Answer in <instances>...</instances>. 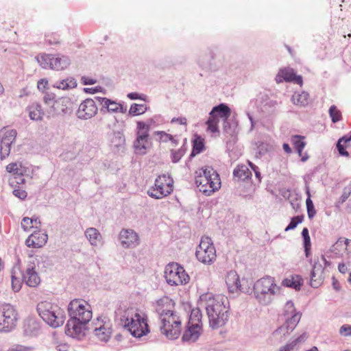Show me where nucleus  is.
<instances>
[{
  "instance_id": "nucleus-1",
  "label": "nucleus",
  "mask_w": 351,
  "mask_h": 351,
  "mask_svg": "<svg viewBox=\"0 0 351 351\" xmlns=\"http://www.w3.org/2000/svg\"><path fill=\"white\" fill-rule=\"evenodd\" d=\"M199 303L204 306L209 320L210 326L218 328L226 323L228 318L229 306L226 298L221 295H214L205 293L200 295Z\"/></svg>"
},
{
  "instance_id": "nucleus-2",
  "label": "nucleus",
  "mask_w": 351,
  "mask_h": 351,
  "mask_svg": "<svg viewBox=\"0 0 351 351\" xmlns=\"http://www.w3.org/2000/svg\"><path fill=\"white\" fill-rule=\"evenodd\" d=\"M157 311L161 321V332L169 339H178L182 330V321L174 311L173 301L167 297L160 299L157 304Z\"/></svg>"
},
{
  "instance_id": "nucleus-3",
  "label": "nucleus",
  "mask_w": 351,
  "mask_h": 351,
  "mask_svg": "<svg viewBox=\"0 0 351 351\" xmlns=\"http://www.w3.org/2000/svg\"><path fill=\"white\" fill-rule=\"evenodd\" d=\"M124 327L135 337H141L149 332L145 314L134 308H128L121 315Z\"/></svg>"
},
{
  "instance_id": "nucleus-4",
  "label": "nucleus",
  "mask_w": 351,
  "mask_h": 351,
  "mask_svg": "<svg viewBox=\"0 0 351 351\" xmlns=\"http://www.w3.org/2000/svg\"><path fill=\"white\" fill-rule=\"evenodd\" d=\"M281 291V287L277 285L275 278L266 276L254 282L252 293L259 304L268 305L275 297L280 295Z\"/></svg>"
},
{
  "instance_id": "nucleus-5",
  "label": "nucleus",
  "mask_w": 351,
  "mask_h": 351,
  "mask_svg": "<svg viewBox=\"0 0 351 351\" xmlns=\"http://www.w3.org/2000/svg\"><path fill=\"white\" fill-rule=\"evenodd\" d=\"M195 181L199 191L206 195H210L221 188L219 176L211 167H204L197 170Z\"/></svg>"
},
{
  "instance_id": "nucleus-6",
  "label": "nucleus",
  "mask_w": 351,
  "mask_h": 351,
  "mask_svg": "<svg viewBox=\"0 0 351 351\" xmlns=\"http://www.w3.org/2000/svg\"><path fill=\"white\" fill-rule=\"evenodd\" d=\"M37 311L43 320L53 328L63 325L66 319L64 309L58 304L47 301L39 302L37 305Z\"/></svg>"
},
{
  "instance_id": "nucleus-7",
  "label": "nucleus",
  "mask_w": 351,
  "mask_h": 351,
  "mask_svg": "<svg viewBox=\"0 0 351 351\" xmlns=\"http://www.w3.org/2000/svg\"><path fill=\"white\" fill-rule=\"evenodd\" d=\"M285 323L278 327L273 333L274 336L282 339L289 335L299 323L301 315L295 311L294 304L292 302H287L284 310Z\"/></svg>"
},
{
  "instance_id": "nucleus-8",
  "label": "nucleus",
  "mask_w": 351,
  "mask_h": 351,
  "mask_svg": "<svg viewBox=\"0 0 351 351\" xmlns=\"http://www.w3.org/2000/svg\"><path fill=\"white\" fill-rule=\"evenodd\" d=\"M70 319L88 323L93 317L92 308L84 300L75 299L68 306Z\"/></svg>"
},
{
  "instance_id": "nucleus-9",
  "label": "nucleus",
  "mask_w": 351,
  "mask_h": 351,
  "mask_svg": "<svg viewBox=\"0 0 351 351\" xmlns=\"http://www.w3.org/2000/svg\"><path fill=\"white\" fill-rule=\"evenodd\" d=\"M202 332V313L199 308L191 311L186 329L182 340L187 342L195 341Z\"/></svg>"
},
{
  "instance_id": "nucleus-10",
  "label": "nucleus",
  "mask_w": 351,
  "mask_h": 351,
  "mask_svg": "<svg viewBox=\"0 0 351 351\" xmlns=\"http://www.w3.org/2000/svg\"><path fill=\"white\" fill-rule=\"evenodd\" d=\"M197 259L205 265H212L217 259V252L212 239L202 237L195 252Z\"/></svg>"
},
{
  "instance_id": "nucleus-11",
  "label": "nucleus",
  "mask_w": 351,
  "mask_h": 351,
  "mask_svg": "<svg viewBox=\"0 0 351 351\" xmlns=\"http://www.w3.org/2000/svg\"><path fill=\"white\" fill-rule=\"evenodd\" d=\"M5 171L11 176L9 178V184L12 187L24 184L25 182L24 176L29 173V167L27 163L23 161L16 160L10 162L5 166Z\"/></svg>"
},
{
  "instance_id": "nucleus-12",
  "label": "nucleus",
  "mask_w": 351,
  "mask_h": 351,
  "mask_svg": "<svg viewBox=\"0 0 351 351\" xmlns=\"http://www.w3.org/2000/svg\"><path fill=\"white\" fill-rule=\"evenodd\" d=\"M165 278L171 286L186 285L190 280L184 267L177 263H170L165 267Z\"/></svg>"
},
{
  "instance_id": "nucleus-13",
  "label": "nucleus",
  "mask_w": 351,
  "mask_h": 351,
  "mask_svg": "<svg viewBox=\"0 0 351 351\" xmlns=\"http://www.w3.org/2000/svg\"><path fill=\"white\" fill-rule=\"evenodd\" d=\"M36 59L43 68L56 71L64 70L70 64V60L66 56L40 54Z\"/></svg>"
},
{
  "instance_id": "nucleus-14",
  "label": "nucleus",
  "mask_w": 351,
  "mask_h": 351,
  "mask_svg": "<svg viewBox=\"0 0 351 351\" xmlns=\"http://www.w3.org/2000/svg\"><path fill=\"white\" fill-rule=\"evenodd\" d=\"M173 181L170 176H160L156 178L154 186L148 191V194L156 199L166 197L173 191Z\"/></svg>"
},
{
  "instance_id": "nucleus-15",
  "label": "nucleus",
  "mask_w": 351,
  "mask_h": 351,
  "mask_svg": "<svg viewBox=\"0 0 351 351\" xmlns=\"http://www.w3.org/2000/svg\"><path fill=\"white\" fill-rule=\"evenodd\" d=\"M230 115V108L225 104H221L213 108L206 121L207 131L211 133L219 132L218 123L219 119L227 120Z\"/></svg>"
},
{
  "instance_id": "nucleus-16",
  "label": "nucleus",
  "mask_w": 351,
  "mask_h": 351,
  "mask_svg": "<svg viewBox=\"0 0 351 351\" xmlns=\"http://www.w3.org/2000/svg\"><path fill=\"white\" fill-rule=\"evenodd\" d=\"M17 319V312L12 305L6 304L2 306L0 318V330L5 332L10 331L15 327Z\"/></svg>"
},
{
  "instance_id": "nucleus-17",
  "label": "nucleus",
  "mask_w": 351,
  "mask_h": 351,
  "mask_svg": "<svg viewBox=\"0 0 351 351\" xmlns=\"http://www.w3.org/2000/svg\"><path fill=\"white\" fill-rule=\"evenodd\" d=\"M17 132L16 130L3 128L0 130V156L3 160L10 153L11 145L15 141Z\"/></svg>"
},
{
  "instance_id": "nucleus-18",
  "label": "nucleus",
  "mask_w": 351,
  "mask_h": 351,
  "mask_svg": "<svg viewBox=\"0 0 351 351\" xmlns=\"http://www.w3.org/2000/svg\"><path fill=\"white\" fill-rule=\"evenodd\" d=\"M93 333L99 341L106 342L112 334V324L106 317H99L93 322Z\"/></svg>"
},
{
  "instance_id": "nucleus-19",
  "label": "nucleus",
  "mask_w": 351,
  "mask_h": 351,
  "mask_svg": "<svg viewBox=\"0 0 351 351\" xmlns=\"http://www.w3.org/2000/svg\"><path fill=\"white\" fill-rule=\"evenodd\" d=\"M225 283L228 293L239 294L241 292H248L249 288L244 287L241 284L239 276L234 270L228 271L224 278Z\"/></svg>"
},
{
  "instance_id": "nucleus-20",
  "label": "nucleus",
  "mask_w": 351,
  "mask_h": 351,
  "mask_svg": "<svg viewBox=\"0 0 351 351\" xmlns=\"http://www.w3.org/2000/svg\"><path fill=\"white\" fill-rule=\"evenodd\" d=\"M87 324L86 322L69 319L66 325L65 332L72 338L82 339L86 334Z\"/></svg>"
},
{
  "instance_id": "nucleus-21",
  "label": "nucleus",
  "mask_w": 351,
  "mask_h": 351,
  "mask_svg": "<svg viewBox=\"0 0 351 351\" xmlns=\"http://www.w3.org/2000/svg\"><path fill=\"white\" fill-rule=\"evenodd\" d=\"M22 279L30 287H36L40 283V278L36 271V264L30 262L22 271Z\"/></svg>"
},
{
  "instance_id": "nucleus-22",
  "label": "nucleus",
  "mask_w": 351,
  "mask_h": 351,
  "mask_svg": "<svg viewBox=\"0 0 351 351\" xmlns=\"http://www.w3.org/2000/svg\"><path fill=\"white\" fill-rule=\"evenodd\" d=\"M97 112V107L95 101L91 99H86L80 105L77 114L80 119H88L95 116Z\"/></svg>"
},
{
  "instance_id": "nucleus-23",
  "label": "nucleus",
  "mask_w": 351,
  "mask_h": 351,
  "mask_svg": "<svg viewBox=\"0 0 351 351\" xmlns=\"http://www.w3.org/2000/svg\"><path fill=\"white\" fill-rule=\"evenodd\" d=\"M119 239L123 247H134L139 244L138 234L132 230L124 229L120 232Z\"/></svg>"
},
{
  "instance_id": "nucleus-24",
  "label": "nucleus",
  "mask_w": 351,
  "mask_h": 351,
  "mask_svg": "<svg viewBox=\"0 0 351 351\" xmlns=\"http://www.w3.org/2000/svg\"><path fill=\"white\" fill-rule=\"evenodd\" d=\"M283 81L293 82L300 86L302 84V77L300 75H296L293 69L289 67L280 69L276 77V82L277 83L279 84Z\"/></svg>"
},
{
  "instance_id": "nucleus-25",
  "label": "nucleus",
  "mask_w": 351,
  "mask_h": 351,
  "mask_svg": "<svg viewBox=\"0 0 351 351\" xmlns=\"http://www.w3.org/2000/svg\"><path fill=\"white\" fill-rule=\"evenodd\" d=\"M48 236L41 231H34L25 241L27 247L39 248L45 245Z\"/></svg>"
},
{
  "instance_id": "nucleus-26",
  "label": "nucleus",
  "mask_w": 351,
  "mask_h": 351,
  "mask_svg": "<svg viewBox=\"0 0 351 351\" xmlns=\"http://www.w3.org/2000/svg\"><path fill=\"white\" fill-rule=\"evenodd\" d=\"M43 101L45 104L48 107V108L46 109L48 117L58 114L60 112V110L64 112V109L60 108L62 106V104L60 101L55 100L53 96L46 94L43 97Z\"/></svg>"
},
{
  "instance_id": "nucleus-27",
  "label": "nucleus",
  "mask_w": 351,
  "mask_h": 351,
  "mask_svg": "<svg viewBox=\"0 0 351 351\" xmlns=\"http://www.w3.org/2000/svg\"><path fill=\"white\" fill-rule=\"evenodd\" d=\"M24 335L29 337L36 336L40 332V326L34 318H28L23 323Z\"/></svg>"
},
{
  "instance_id": "nucleus-28",
  "label": "nucleus",
  "mask_w": 351,
  "mask_h": 351,
  "mask_svg": "<svg viewBox=\"0 0 351 351\" xmlns=\"http://www.w3.org/2000/svg\"><path fill=\"white\" fill-rule=\"evenodd\" d=\"M303 284V278L297 274L289 276L282 281V286L293 289L295 291L300 290Z\"/></svg>"
},
{
  "instance_id": "nucleus-29",
  "label": "nucleus",
  "mask_w": 351,
  "mask_h": 351,
  "mask_svg": "<svg viewBox=\"0 0 351 351\" xmlns=\"http://www.w3.org/2000/svg\"><path fill=\"white\" fill-rule=\"evenodd\" d=\"M84 234L91 245L98 246L102 245V237L96 228H88L86 230Z\"/></svg>"
},
{
  "instance_id": "nucleus-30",
  "label": "nucleus",
  "mask_w": 351,
  "mask_h": 351,
  "mask_svg": "<svg viewBox=\"0 0 351 351\" xmlns=\"http://www.w3.org/2000/svg\"><path fill=\"white\" fill-rule=\"evenodd\" d=\"M29 117L32 120L40 121L43 119L45 112L41 108V106L36 102L32 103L27 108Z\"/></svg>"
},
{
  "instance_id": "nucleus-31",
  "label": "nucleus",
  "mask_w": 351,
  "mask_h": 351,
  "mask_svg": "<svg viewBox=\"0 0 351 351\" xmlns=\"http://www.w3.org/2000/svg\"><path fill=\"white\" fill-rule=\"evenodd\" d=\"M291 141L294 145V148L297 150L299 156L301 157L302 161H306L308 156L306 154H302V150L306 145V143L304 141V137L296 135L293 136Z\"/></svg>"
},
{
  "instance_id": "nucleus-32",
  "label": "nucleus",
  "mask_w": 351,
  "mask_h": 351,
  "mask_svg": "<svg viewBox=\"0 0 351 351\" xmlns=\"http://www.w3.org/2000/svg\"><path fill=\"white\" fill-rule=\"evenodd\" d=\"M149 138L136 136L134 143L136 152L139 154H145L149 148Z\"/></svg>"
},
{
  "instance_id": "nucleus-33",
  "label": "nucleus",
  "mask_w": 351,
  "mask_h": 351,
  "mask_svg": "<svg viewBox=\"0 0 351 351\" xmlns=\"http://www.w3.org/2000/svg\"><path fill=\"white\" fill-rule=\"evenodd\" d=\"M40 223V221L38 217H24L21 221V227L25 231L29 232L33 228H39Z\"/></svg>"
},
{
  "instance_id": "nucleus-34",
  "label": "nucleus",
  "mask_w": 351,
  "mask_h": 351,
  "mask_svg": "<svg viewBox=\"0 0 351 351\" xmlns=\"http://www.w3.org/2000/svg\"><path fill=\"white\" fill-rule=\"evenodd\" d=\"M291 100L295 105L304 106L308 104L309 95L304 91L296 92L293 95Z\"/></svg>"
},
{
  "instance_id": "nucleus-35",
  "label": "nucleus",
  "mask_w": 351,
  "mask_h": 351,
  "mask_svg": "<svg viewBox=\"0 0 351 351\" xmlns=\"http://www.w3.org/2000/svg\"><path fill=\"white\" fill-rule=\"evenodd\" d=\"M347 239L341 237L339 238L337 242L332 245V251L335 252L337 255L340 256H346V247Z\"/></svg>"
},
{
  "instance_id": "nucleus-36",
  "label": "nucleus",
  "mask_w": 351,
  "mask_h": 351,
  "mask_svg": "<svg viewBox=\"0 0 351 351\" xmlns=\"http://www.w3.org/2000/svg\"><path fill=\"white\" fill-rule=\"evenodd\" d=\"M351 141V131L348 136H345L340 138L337 144V148L340 155L343 156H348V152L346 151L348 143Z\"/></svg>"
},
{
  "instance_id": "nucleus-37",
  "label": "nucleus",
  "mask_w": 351,
  "mask_h": 351,
  "mask_svg": "<svg viewBox=\"0 0 351 351\" xmlns=\"http://www.w3.org/2000/svg\"><path fill=\"white\" fill-rule=\"evenodd\" d=\"M154 134L157 136L158 139L161 142L167 143L168 141H171L174 145H176L178 143L177 135H172L164 131H156Z\"/></svg>"
},
{
  "instance_id": "nucleus-38",
  "label": "nucleus",
  "mask_w": 351,
  "mask_h": 351,
  "mask_svg": "<svg viewBox=\"0 0 351 351\" xmlns=\"http://www.w3.org/2000/svg\"><path fill=\"white\" fill-rule=\"evenodd\" d=\"M19 267H14L12 271V287L14 292H18L22 286L23 279L22 276H17V271H19Z\"/></svg>"
},
{
  "instance_id": "nucleus-39",
  "label": "nucleus",
  "mask_w": 351,
  "mask_h": 351,
  "mask_svg": "<svg viewBox=\"0 0 351 351\" xmlns=\"http://www.w3.org/2000/svg\"><path fill=\"white\" fill-rule=\"evenodd\" d=\"M252 175L251 171L245 165H238L234 170V176L241 180H245Z\"/></svg>"
},
{
  "instance_id": "nucleus-40",
  "label": "nucleus",
  "mask_w": 351,
  "mask_h": 351,
  "mask_svg": "<svg viewBox=\"0 0 351 351\" xmlns=\"http://www.w3.org/2000/svg\"><path fill=\"white\" fill-rule=\"evenodd\" d=\"M150 130L151 129L147 125H145V123H144V121H138L136 122V136L149 138V132Z\"/></svg>"
},
{
  "instance_id": "nucleus-41",
  "label": "nucleus",
  "mask_w": 351,
  "mask_h": 351,
  "mask_svg": "<svg viewBox=\"0 0 351 351\" xmlns=\"http://www.w3.org/2000/svg\"><path fill=\"white\" fill-rule=\"evenodd\" d=\"M98 99L104 107L107 108L108 111L117 112L121 108L120 104L107 98L98 97Z\"/></svg>"
},
{
  "instance_id": "nucleus-42",
  "label": "nucleus",
  "mask_w": 351,
  "mask_h": 351,
  "mask_svg": "<svg viewBox=\"0 0 351 351\" xmlns=\"http://www.w3.org/2000/svg\"><path fill=\"white\" fill-rule=\"evenodd\" d=\"M147 108L145 104H134L130 106L129 113L132 116L143 114L147 110Z\"/></svg>"
},
{
  "instance_id": "nucleus-43",
  "label": "nucleus",
  "mask_w": 351,
  "mask_h": 351,
  "mask_svg": "<svg viewBox=\"0 0 351 351\" xmlns=\"http://www.w3.org/2000/svg\"><path fill=\"white\" fill-rule=\"evenodd\" d=\"M163 122V119L160 115L156 114L153 117L147 119L144 121V123L147 125L150 129L155 128Z\"/></svg>"
},
{
  "instance_id": "nucleus-44",
  "label": "nucleus",
  "mask_w": 351,
  "mask_h": 351,
  "mask_svg": "<svg viewBox=\"0 0 351 351\" xmlns=\"http://www.w3.org/2000/svg\"><path fill=\"white\" fill-rule=\"evenodd\" d=\"M308 198L306 199V208H307V213L308 216L310 219H312L314 217V216L316 214V210L315 209L313 201L311 199V195L309 191L306 192Z\"/></svg>"
},
{
  "instance_id": "nucleus-45",
  "label": "nucleus",
  "mask_w": 351,
  "mask_h": 351,
  "mask_svg": "<svg viewBox=\"0 0 351 351\" xmlns=\"http://www.w3.org/2000/svg\"><path fill=\"white\" fill-rule=\"evenodd\" d=\"M36 348L32 346H25L22 344H13L6 351H35Z\"/></svg>"
},
{
  "instance_id": "nucleus-46",
  "label": "nucleus",
  "mask_w": 351,
  "mask_h": 351,
  "mask_svg": "<svg viewBox=\"0 0 351 351\" xmlns=\"http://www.w3.org/2000/svg\"><path fill=\"white\" fill-rule=\"evenodd\" d=\"M329 114L333 123L339 121L341 118V112L335 106H332L329 109Z\"/></svg>"
},
{
  "instance_id": "nucleus-47",
  "label": "nucleus",
  "mask_w": 351,
  "mask_h": 351,
  "mask_svg": "<svg viewBox=\"0 0 351 351\" xmlns=\"http://www.w3.org/2000/svg\"><path fill=\"white\" fill-rule=\"evenodd\" d=\"M204 139L201 137H197L194 141L193 152L199 154L204 149Z\"/></svg>"
},
{
  "instance_id": "nucleus-48",
  "label": "nucleus",
  "mask_w": 351,
  "mask_h": 351,
  "mask_svg": "<svg viewBox=\"0 0 351 351\" xmlns=\"http://www.w3.org/2000/svg\"><path fill=\"white\" fill-rule=\"evenodd\" d=\"M185 150L182 148L177 150H171V158L173 162H178L184 156Z\"/></svg>"
},
{
  "instance_id": "nucleus-49",
  "label": "nucleus",
  "mask_w": 351,
  "mask_h": 351,
  "mask_svg": "<svg viewBox=\"0 0 351 351\" xmlns=\"http://www.w3.org/2000/svg\"><path fill=\"white\" fill-rule=\"evenodd\" d=\"M302 235L304 239V248L305 251L307 253L308 250L310 249L311 247V239L308 234V230L306 228H303L302 232Z\"/></svg>"
},
{
  "instance_id": "nucleus-50",
  "label": "nucleus",
  "mask_w": 351,
  "mask_h": 351,
  "mask_svg": "<svg viewBox=\"0 0 351 351\" xmlns=\"http://www.w3.org/2000/svg\"><path fill=\"white\" fill-rule=\"evenodd\" d=\"M303 220L302 216H296L291 219L290 223L288 225V226L285 228V231H289L290 230H293L296 226L300 223Z\"/></svg>"
},
{
  "instance_id": "nucleus-51",
  "label": "nucleus",
  "mask_w": 351,
  "mask_h": 351,
  "mask_svg": "<svg viewBox=\"0 0 351 351\" xmlns=\"http://www.w3.org/2000/svg\"><path fill=\"white\" fill-rule=\"evenodd\" d=\"M45 40L51 44H58L60 43V36L56 34H48L45 36Z\"/></svg>"
},
{
  "instance_id": "nucleus-52",
  "label": "nucleus",
  "mask_w": 351,
  "mask_h": 351,
  "mask_svg": "<svg viewBox=\"0 0 351 351\" xmlns=\"http://www.w3.org/2000/svg\"><path fill=\"white\" fill-rule=\"evenodd\" d=\"M19 186L20 185H17L14 187L15 189L13 191V194L19 199H24L27 197V192L21 189Z\"/></svg>"
},
{
  "instance_id": "nucleus-53",
  "label": "nucleus",
  "mask_w": 351,
  "mask_h": 351,
  "mask_svg": "<svg viewBox=\"0 0 351 351\" xmlns=\"http://www.w3.org/2000/svg\"><path fill=\"white\" fill-rule=\"evenodd\" d=\"M340 335L347 337L351 335V325L344 324L339 329Z\"/></svg>"
},
{
  "instance_id": "nucleus-54",
  "label": "nucleus",
  "mask_w": 351,
  "mask_h": 351,
  "mask_svg": "<svg viewBox=\"0 0 351 351\" xmlns=\"http://www.w3.org/2000/svg\"><path fill=\"white\" fill-rule=\"evenodd\" d=\"M307 338V334L306 332L302 333L301 335H300L298 338L294 339L291 342V344L293 345V346L295 348L298 343L304 342Z\"/></svg>"
},
{
  "instance_id": "nucleus-55",
  "label": "nucleus",
  "mask_w": 351,
  "mask_h": 351,
  "mask_svg": "<svg viewBox=\"0 0 351 351\" xmlns=\"http://www.w3.org/2000/svg\"><path fill=\"white\" fill-rule=\"evenodd\" d=\"M48 81L45 79H41L38 82L37 87L40 90H44L47 88Z\"/></svg>"
},
{
  "instance_id": "nucleus-56",
  "label": "nucleus",
  "mask_w": 351,
  "mask_h": 351,
  "mask_svg": "<svg viewBox=\"0 0 351 351\" xmlns=\"http://www.w3.org/2000/svg\"><path fill=\"white\" fill-rule=\"evenodd\" d=\"M128 97L130 99H142V100H145V97L146 96L144 95H139L137 93H130L128 95Z\"/></svg>"
},
{
  "instance_id": "nucleus-57",
  "label": "nucleus",
  "mask_w": 351,
  "mask_h": 351,
  "mask_svg": "<svg viewBox=\"0 0 351 351\" xmlns=\"http://www.w3.org/2000/svg\"><path fill=\"white\" fill-rule=\"evenodd\" d=\"M178 122L181 125H183L184 126V130H186V119L185 117H179V118H173L171 120V123Z\"/></svg>"
},
{
  "instance_id": "nucleus-58",
  "label": "nucleus",
  "mask_w": 351,
  "mask_h": 351,
  "mask_svg": "<svg viewBox=\"0 0 351 351\" xmlns=\"http://www.w3.org/2000/svg\"><path fill=\"white\" fill-rule=\"evenodd\" d=\"M248 164L250 167L252 168V169L254 171L256 177L260 180H261V173L258 171V167H256L255 165H254L250 161H248Z\"/></svg>"
},
{
  "instance_id": "nucleus-59",
  "label": "nucleus",
  "mask_w": 351,
  "mask_h": 351,
  "mask_svg": "<svg viewBox=\"0 0 351 351\" xmlns=\"http://www.w3.org/2000/svg\"><path fill=\"white\" fill-rule=\"evenodd\" d=\"M316 268H317V266L314 265L313 269V270L311 271V285L312 287H316L317 286V283H315L316 282V280L314 279L316 277Z\"/></svg>"
},
{
  "instance_id": "nucleus-60",
  "label": "nucleus",
  "mask_w": 351,
  "mask_h": 351,
  "mask_svg": "<svg viewBox=\"0 0 351 351\" xmlns=\"http://www.w3.org/2000/svg\"><path fill=\"white\" fill-rule=\"evenodd\" d=\"M346 249V257L350 258L351 256V240L347 239Z\"/></svg>"
},
{
  "instance_id": "nucleus-61",
  "label": "nucleus",
  "mask_w": 351,
  "mask_h": 351,
  "mask_svg": "<svg viewBox=\"0 0 351 351\" xmlns=\"http://www.w3.org/2000/svg\"><path fill=\"white\" fill-rule=\"evenodd\" d=\"M66 82V81H65V80L60 81V82H57L56 83L55 86L59 89H62V90L67 89L68 87H67V84Z\"/></svg>"
},
{
  "instance_id": "nucleus-62",
  "label": "nucleus",
  "mask_w": 351,
  "mask_h": 351,
  "mask_svg": "<svg viewBox=\"0 0 351 351\" xmlns=\"http://www.w3.org/2000/svg\"><path fill=\"white\" fill-rule=\"evenodd\" d=\"M58 351H71V348L66 343H60L57 346Z\"/></svg>"
},
{
  "instance_id": "nucleus-63",
  "label": "nucleus",
  "mask_w": 351,
  "mask_h": 351,
  "mask_svg": "<svg viewBox=\"0 0 351 351\" xmlns=\"http://www.w3.org/2000/svg\"><path fill=\"white\" fill-rule=\"evenodd\" d=\"M332 287L335 290H336V291L340 290L341 285H340L339 282L338 281V280L336 279V278L334 276L332 278Z\"/></svg>"
},
{
  "instance_id": "nucleus-64",
  "label": "nucleus",
  "mask_w": 351,
  "mask_h": 351,
  "mask_svg": "<svg viewBox=\"0 0 351 351\" xmlns=\"http://www.w3.org/2000/svg\"><path fill=\"white\" fill-rule=\"evenodd\" d=\"M65 81H66V83L67 84L68 88H74L77 85L76 81L73 78H68Z\"/></svg>"
}]
</instances>
